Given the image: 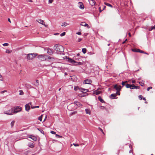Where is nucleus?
Instances as JSON below:
<instances>
[{
    "label": "nucleus",
    "mask_w": 155,
    "mask_h": 155,
    "mask_svg": "<svg viewBox=\"0 0 155 155\" xmlns=\"http://www.w3.org/2000/svg\"><path fill=\"white\" fill-rule=\"evenodd\" d=\"M54 49L58 54H61L63 52L64 50V47L60 45H55L54 47Z\"/></svg>",
    "instance_id": "nucleus-1"
},
{
    "label": "nucleus",
    "mask_w": 155,
    "mask_h": 155,
    "mask_svg": "<svg viewBox=\"0 0 155 155\" xmlns=\"http://www.w3.org/2000/svg\"><path fill=\"white\" fill-rule=\"evenodd\" d=\"M121 84L123 86H125L126 87H139L138 86H135L134 84H130L127 83V81L122 82Z\"/></svg>",
    "instance_id": "nucleus-2"
},
{
    "label": "nucleus",
    "mask_w": 155,
    "mask_h": 155,
    "mask_svg": "<svg viewBox=\"0 0 155 155\" xmlns=\"http://www.w3.org/2000/svg\"><path fill=\"white\" fill-rule=\"evenodd\" d=\"M38 55L36 53L29 54L27 56V58L28 60H31L33 59Z\"/></svg>",
    "instance_id": "nucleus-3"
},
{
    "label": "nucleus",
    "mask_w": 155,
    "mask_h": 155,
    "mask_svg": "<svg viewBox=\"0 0 155 155\" xmlns=\"http://www.w3.org/2000/svg\"><path fill=\"white\" fill-rule=\"evenodd\" d=\"M78 89L83 93H86L88 91V90L85 89L83 88H74V90L75 91H77Z\"/></svg>",
    "instance_id": "nucleus-4"
},
{
    "label": "nucleus",
    "mask_w": 155,
    "mask_h": 155,
    "mask_svg": "<svg viewBox=\"0 0 155 155\" xmlns=\"http://www.w3.org/2000/svg\"><path fill=\"white\" fill-rule=\"evenodd\" d=\"M13 112L14 114H16L20 112L21 110V108L19 107H14Z\"/></svg>",
    "instance_id": "nucleus-5"
},
{
    "label": "nucleus",
    "mask_w": 155,
    "mask_h": 155,
    "mask_svg": "<svg viewBox=\"0 0 155 155\" xmlns=\"http://www.w3.org/2000/svg\"><path fill=\"white\" fill-rule=\"evenodd\" d=\"M13 113H14V112L12 108L8 110L5 111L4 112V114L10 115H12L13 114Z\"/></svg>",
    "instance_id": "nucleus-6"
},
{
    "label": "nucleus",
    "mask_w": 155,
    "mask_h": 155,
    "mask_svg": "<svg viewBox=\"0 0 155 155\" xmlns=\"http://www.w3.org/2000/svg\"><path fill=\"white\" fill-rule=\"evenodd\" d=\"M46 55L44 54L39 55L38 56V58L41 61H44L46 60L45 58Z\"/></svg>",
    "instance_id": "nucleus-7"
},
{
    "label": "nucleus",
    "mask_w": 155,
    "mask_h": 155,
    "mask_svg": "<svg viewBox=\"0 0 155 155\" xmlns=\"http://www.w3.org/2000/svg\"><path fill=\"white\" fill-rule=\"evenodd\" d=\"M64 58V59H67L68 61L70 63H73L75 62V61L74 60L72 59L67 56H65Z\"/></svg>",
    "instance_id": "nucleus-8"
},
{
    "label": "nucleus",
    "mask_w": 155,
    "mask_h": 155,
    "mask_svg": "<svg viewBox=\"0 0 155 155\" xmlns=\"http://www.w3.org/2000/svg\"><path fill=\"white\" fill-rule=\"evenodd\" d=\"M92 81L90 79H87L85 80L84 82V84H91V83Z\"/></svg>",
    "instance_id": "nucleus-9"
},
{
    "label": "nucleus",
    "mask_w": 155,
    "mask_h": 155,
    "mask_svg": "<svg viewBox=\"0 0 155 155\" xmlns=\"http://www.w3.org/2000/svg\"><path fill=\"white\" fill-rule=\"evenodd\" d=\"M101 90V89L99 88L97 89V90L94 91L93 92V94L96 95L99 94L101 92V91H100V90Z\"/></svg>",
    "instance_id": "nucleus-10"
},
{
    "label": "nucleus",
    "mask_w": 155,
    "mask_h": 155,
    "mask_svg": "<svg viewBox=\"0 0 155 155\" xmlns=\"http://www.w3.org/2000/svg\"><path fill=\"white\" fill-rule=\"evenodd\" d=\"M37 21L38 23L41 24L42 25H45V27H47L46 25H45V23L44 22V21L43 20L40 19H38L37 20Z\"/></svg>",
    "instance_id": "nucleus-11"
},
{
    "label": "nucleus",
    "mask_w": 155,
    "mask_h": 155,
    "mask_svg": "<svg viewBox=\"0 0 155 155\" xmlns=\"http://www.w3.org/2000/svg\"><path fill=\"white\" fill-rule=\"evenodd\" d=\"M121 88H114V90L117 91L116 94L119 95L120 94V91Z\"/></svg>",
    "instance_id": "nucleus-12"
},
{
    "label": "nucleus",
    "mask_w": 155,
    "mask_h": 155,
    "mask_svg": "<svg viewBox=\"0 0 155 155\" xmlns=\"http://www.w3.org/2000/svg\"><path fill=\"white\" fill-rule=\"evenodd\" d=\"M132 51L135 52H138L141 53H144V51H141L138 49H133L132 50Z\"/></svg>",
    "instance_id": "nucleus-13"
},
{
    "label": "nucleus",
    "mask_w": 155,
    "mask_h": 155,
    "mask_svg": "<svg viewBox=\"0 0 155 155\" xmlns=\"http://www.w3.org/2000/svg\"><path fill=\"white\" fill-rule=\"evenodd\" d=\"M79 4V8L81 9H84V6L82 2H78Z\"/></svg>",
    "instance_id": "nucleus-14"
},
{
    "label": "nucleus",
    "mask_w": 155,
    "mask_h": 155,
    "mask_svg": "<svg viewBox=\"0 0 155 155\" xmlns=\"http://www.w3.org/2000/svg\"><path fill=\"white\" fill-rule=\"evenodd\" d=\"M80 25L82 26H86L88 28H90L89 25L87 24H86L85 22H81L80 24Z\"/></svg>",
    "instance_id": "nucleus-15"
},
{
    "label": "nucleus",
    "mask_w": 155,
    "mask_h": 155,
    "mask_svg": "<svg viewBox=\"0 0 155 155\" xmlns=\"http://www.w3.org/2000/svg\"><path fill=\"white\" fill-rule=\"evenodd\" d=\"M47 53L50 55H51L53 54V51L52 49L48 48L47 49Z\"/></svg>",
    "instance_id": "nucleus-16"
},
{
    "label": "nucleus",
    "mask_w": 155,
    "mask_h": 155,
    "mask_svg": "<svg viewBox=\"0 0 155 155\" xmlns=\"http://www.w3.org/2000/svg\"><path fill=\"white\" fill-rule=\"evenodd\" d=\"M25 110L27 111H28L30 109V107L29 104H27L25 105Z\"/></svg>",
    "instance_id": "nucleus-17"
},
{
    "label": "nucleus",
    "mask_w": 155,
    "mask_h": 155,
    "mask_svg": "<svg viewBox=\"0 0 155 155\" xmlns=\"http://www.w3.org/2000/svg\"><path fill=\"white\" fill-rule=\"evenodd\" d=\"M89 2L91 5H94L95 4V2L94 0H90Z\"/></svg>",
    "instance_id": "nucleus-18"
},
{
    "label": "nucleus",
    "mask_w": 155,
    "mask_h": 155,
    "mask_svg": "<svg viewBox=\"0 0 155 155\" xmlns=\"http://www.w3.org/2000/svg\"><path fill=\"white\" fill-rule=\"evenodd\" d=\"M29 137L32 139V140H34L35 141L37 140V138L36 137H35L34 136L30 135V136H29Z\"/></svg>",
    "instance_id": "nucleus-19"
},
{
    "label": "nucleus",
    "mask_w": 155,
    "mask_h": 155,
    "mask_svg": "<svg viewBox=\"0 0 155 155\" xmlns=\"http://www.w3.org/2000/svg\"><path fill=\"white\" fill-rule=\"evenodd\" d=\"M74 103L75 104H76L77 106L79 107H81L82 106V104L79 102L75 101L74 102Z\"/></svg>",
    "instance_id": "nucleus-20"
},
{
    "label": "nucleus",
    "mask_w": 155,
    "mask_h": 155,
    "mask_svg": "<svg viewBox=\"0 0 155 155\" xmlns=\"http://www.w3.org/2000/svg\"><path fill=\"white\" fill-rule=\"evenodd\" d=\"M116 96V94H112L110 96V98L111 99H114L115 98V97Z\"/></svg>",
    "instance_id": "nucleus-21"
},
{
    "label": "nucleus",
    "mask_w": 155,
    "mask_h": 155,
    "mask_svg": "<svg viewBox=\"0 0 155 155\" xmlns=\"http://www.w3.org/2000/svg\"><path fill=\"white\" fill-rule=\"evenodd\" d=\"M85 111L86 112V113L87 114H91V111L90 109H85Z\"/></svg>",
    "instance_id": "nucleus-22"
},
{
    "label": "nucleus",
    "mask_w": 155,
    "mask_h": 155,
    "mask_svg": "<svg viewBox=\"0 0 155 155\" xmlns=\"http://www.w3.org/2000/svg\"><path fill=\"white\" fill-rule=\"evenodd\" d=\"M34 84L35 86L38 87L39 86V81L38 80H37L35 82Z\"/></svg>",
    "instance_id": "nucleus-23"
},
{
    "label": "nucleus",
    "mask_w": 155,
    "mask_h": 155,
    "mask_svg": "<svg viewBox=\"0 0 155 155\" xmlns=\"http://www.w3.org/2000/svg\"><path fill=\"white\" fill-rule=\"evenodd\" d=\"M72 64H73L74 65H81L82 64V63L81 62H77L75 61V62L73 63Z\"/></svg>",
    "instance_id": "nucleus-24"
},
{
    "label": "nucleus",
    "mask_w": 155,
    "mask_h": 155,
    "mask_svg": "<svg viewBox=\"0 0 155 155\" xmlns=\"http://www.w3.org/2000/svg\"><path fill=\"white\" fill-rule=\"evenodd\" d=\"M98 100L102 103H104V101L101 98V97L99 96L98 97Z\"/></svg>",
    "instance_id": "nucleus-25"
},
{
    "label": "nucleus",
    "mask_w": 155,
    "mask_h": 155,
    "mask_svg": "<svg viewBox=\"0 0 155 155\" xmlns=\"http://www.w3.org/2000/svg\"><path fill=\"white\" fill-rule=\"evenodd\" d=\"M28 146L30 147L33 148L34 147V144L32 143H30L28 144Z\"/></svg>",
    "instance_id": "nucleus-26"
},
{
    "label": "nucleus",
    "mask_w": 155,
    "mask_h": 155,
    "mask_svg": "<svg viewBox=\"0 0 155 155\" xmlns=\"http://www.w3.org/2000/svg\"><path fill=\"white\" fill-rule=\"evenodd\" d=\"M82 51L84 54H85L87 52V49L86 48H83L82 49Z\"/></svg>",
    "instance_id": "nucleus-27"
},
{
    "label": "nucleus",
    "mask_w": 155,
    "mask_h": 155,
    "mask_svg": "<svg viewBox=\"0 0 155 155\" xmlns=\"http://www.w3.org/2000/svg\"><path fill=\"white\" fill-rule=\"evenodd\" d=\"M139 84L141 86H143L144 85V82L142 81V82H139Z\"/></svg>",
    "instance_id": "nucleus-28"
},
{
    "label": "nucleus",
    "mask_w": 155,
    "mask_h": 155,
    "mask_svg": "<svg viewBox=\"0 0 155 155\" xmlns=\"http://www.w3.org/2000/svg\"><path fill=\"white\" fill-rule=\"evenodd\" d=\"M104 4H105V5H106L107 6H108L110 7H111V8L112 7V6L111 4H110L109 3H106V2H105Z\"/></svg>",
    "instance_id": "nucleus-29"
},
{
    "label": "nucleus",
    "mask_w": 155,
    "mask_h": 155,
    "mask_svg": "<svg viewBox=\"0 0 155 155\" xmlns=\"http://www.w3.org/2000/svg\"><path fill=\"white\" fill-rule=\"evenodd\" d=\"M128 82L130 83H135V81L134 80H130L128 81Z\"/></svg>",
    "instance_id": "nucleus-30"
},
{
    "label": "nucleus",
    "mask_w": 155,
    "mask_h": 155,
    "mask_svg": "<svg viewBox=\"0 0 155 155\" xmlns=\"http://www.w3.org/2000/svg\"><path fill=\"white\" fill-rule=\"evenodd\" d=\"M68 25V24L66 22H64L61 25V26H66Z\"/></svg>",
    "instance_id": "nucleus-31"
},
{
    "label": "nucleus",
    "mask_w": 155,
    "mask_h": 155,
    "mask_svg": "<svg viewBox=\"0 0 155 155\" xmlns=\"http://www.w3.org/2000/svg\"><path fill=\"white\" fill-rule=\"evenodd\" d=\"M15 121H14V120L12 121L11 122V126L12 127L14 125V124H15Z\"/></svg>",
    "instance_id": "nucleus-32"
},
{
    "label": "nucleus",
    "mask_w": 155,
    "mask_h": 155,
    "mask_svg": "<svg viewBox=\"0 0 155 155\" xmlns=\"http://www.w3.org/2000/svg\"><path fill=\"white\" fill-rule=\"evenodd\" d=\"M19 94L20 95H23L24 94V92L23 91L21 90H20L19 91Z\"/></svg>",
    "instance_id": "nucleus-33"
},
{
    "label": "nucleus",
    "mask_w": 155,
    "mask_h": 155,
    "mask_svg": "<svg viewBox=\"0 0 155 155\" xmlns=\"http://www.w3.org/2000/svg\"><path fill=\"white\" fill-rule=\"evenodd\" d=\"M43 115H41L40 117H38V119L41 121H42Z\"/></svg>",
    "instance_id": "nucleus-34"
},
{
    "label": "nucleus",
    "mask_w": 155,
    "mask_h": 155,
    "mask_svg": "<svg viewBox=\"0 0 155 155\" xmlns=\"http://www.w3.org/2000/svg\"><path fill=\"white\" fill-rule=\"evenodd\" d=\"M73 105V104H70V105H69V106H68L67 107V108L68 110H70L69 109L70 108V107H71Z\"/></svg>",
    "instance_id": "nucleus-35"
},
{
    "label": "nucleus",
    "mask_w": 155,
    "mask_h": 155,
    "mask_svg": "<svg viewBox=\"0 0 155 155\" xmlns=\"http://www.w3.org/2000/svg\"><path fill=\"white\" fill-rule=\"evenodd\" d=\"M11 52H12V51H10L8 49H6V51H5L6 53H8V54L11 53Z\"/></svg>",
    "instance_id": "nucleus-36"
},
{
    "label": "nucleus",
    "mask_w": 155,
    "mask_h": 155,
    "mask_svg": "<svg viewBox=\"0 0 155 155\" xmlns=\"http://www.w3.org/2000/svg\"><path fill=\"white\" fill-rule=\"evenodd\" d=\"M30 104L31 105V107L32 109L34 108H38V107H39V106H36L35 107H33V106H31V103H30Z\"/></svg>",
    "instance_id": "nucleus-37"
},
{
    "label": "nucleus",
    "mask_w": 155,
    "mask_h": 155,
    "mask_svg": "<svg viewBox=\"0 0 155 155\" xmlns=\"http://www.w3.org/2000/svg\"><path fill=\"white\" fill-rule=\"evenodd\" d=\"M114 87H121V86L120 85H119L117 84H115L114 86Z\"/></svg>",
    "instance_id": "nucleus-38"
},
{
    "label": "nucleus",
    "mask_w": 155,
    "mask_h": 155,
    "mask_svg": "<svg viewBox=\"0 0 155 155\" xmlns=\"http://www.w3.org/2000/svg\"><path fill=\"white\" fill-rule=\"evenodd\" d=\"M98 129L102 132V133L104 135L105 134L103 131V130L100 127L98 128Z\"/></svg>",
    "instance_id": "nucleus-39"
},
{
    "label": "nucleus",
    "mask_w": 155,
    "mask_h": 155,
    "mask_svg": "<svg viewBox=\"0 0 155 155\" xmlns=\"http://www.w3.org/2000/svg\"><path fill=\"white\" fill-rule=\"evenodd\" d=\"M65 35V32H63L60 34V36L62 37V36Z\"/></svg>",
    "instance_id": "nucleus-40"
},
{
    "label": "nucleus",
    "mask_w": 155,
    "mask_h": 155,
    "mask_svg": "<svg viewBox=\"0 0 155 155\" xmlns=\"http://www.w3.org/2000/svg\"><path fill=\"white\" fill-rule=\"evenodd\" d=\"M73 145H74L75 147H78L79 146V145L77 143H73Z\"/></svg>",
    "instance_id": "nucleus-41"
},
{
    "label": "nucleus",
    "mask_w": 155,
    "mask_h": 155,
    "mask_svg": "<svg viewBox=\"0 0 155 155\" xmlns=\"http://www.w3.org/2000/svg\"><path fill=\"white\" fill-rule=\"evenodd\" d=\"M55 136L56 137H58V138H61L62 137V136H60V135H59L57 134H55Z\"/></svg>",
    "instance_id": "nucleus-42"
},
{
    "label": "nucleus",
    "mask_w": 155,
    "mask_h": 155,
    "mask_svg": "<svg viewBox=\"0 0 155 155\" xmlns=\"http://www.w3.org/2000/svg\"><path fill=\"white\" fill-rule=\"evenodd\" d=\"M138 97L140 99V100H142L143 97L142 96V95H140L138 96Z\"/></svg>",
    "instance_id": "nucleus-43"
},
{
    "label": "nucleus",
    "mask_w": 155,
    "mask_h": 155,
    "mask_svg": "<svg viewBox=\"0 0 155 155\" xmlns=\"http://www.w3.org/2000/svg\"><path fill=\"white\" fill-rule=\"evenodd\" d=\"M142 99L143 100H144V101H145V103H146V104H147V102L146 101V98L145 97H143V98H142Z\"/></svg>",
    "instance_id": "nucleus-44"
},
{
    "label": "nucleus",
    "mask_w": 155,
    "mask_h": 155,
    "mask_svg": "<svg viewBox=\"0 0 155 155\" xmlns=\"http://www.w3.org/2000/svg\"><path fill=\"white\" fill-rule=\"evenodd\" d=\"M8 45V44L7 43H5L3 44V45L4 46H7Z\"/></svg>",
    "instance_id": "nucleus-45"
},
{
    "label": "nucleus",
    "mask_w": 155,
    "mask_h": 155,
    "mask_svg": "<svg viewBox=\"0 0 155 155\" xmlns=\"http://www.w3.org/2000/svg\"><path fill=\"white\" fill-rule=\"evenodd\" d=\"M77 113V112L76 111H74L73 112H72L71 114V115H73V114H76Z\"/></svg>",
    "instance_id": "nucleus-46"
},
{
    "label": "nucleus",
    "mask_w": 155,
    "mask_h": 155,
    "mask_svg": "<svg viewBox=\"0 0 155 155\" xmlns=\"http://www.w3.org/2000/svg\"><path fill=\"white\" fill-rule=\"evenodd\" d=\"M155 29V25L154 26H152L151 27V30L152 29Z\"/></svg>",
    "instance_id": "nucleus-47"
},
{
    "label": "nucleus",
    "mask_w": 155,
    "mask_h": 155,
    "mask_svg": "<svg viewBox=\"0 0 155 155\" xmlns=\"http://www.w3.org/2000/svg\"><path fill=\"white\" fill-rule=\"evenodd\" d=\"M51 133L52 134H56V132L53 131H51Z\"/></svg>",
    "instance_id": "nucleus-48"
},
{
    "label": "nucleus",
    "mask_w": 155,
    "mask_h": 155,
    "mask_svg": "<svg viewBox=\"0 0 155 155\" xmlns=\"http://www.w3.org/2000/svg\"><path fill=\"white\" fill-rule=\"evenodd\" d=\"M53 1V0H49L48 2L50 3H52Z\"/></svg>",
    "instance_id": "nucleus-49"
},
{
    "label": "nucleus",
    "mask_w": 155,
    "mask_h": 155,
    "mask_svg": "<svg viewBox=\"0 0 155 155\" xmlns=\"http://www.w3.org/2000/svg\"><path fill=\"white\" fill-rule=\"evenodd\" d=\"M100 108L101 109H104L105 108L104 107L102 106H100Z\"/></svg>",
    "instance_id": "nucleus-50"
},
{
    "label": "nucleus",
    "mask_w": 155,
    "mask_h": 155,
    "mask_svg": "<svg viewBox=\"0 0 155 155\" xmlns=\"http://www.w3.org/2000/svg\"><path fill=\"white\" fill-rule=\"evenodd\" d=\"M82 38H78V41L79 42H80L82 40Z\"/></svg>",
    "instance_id": "nucleus-51"
},
{
    "label": "nucleus",
    "mask_w": 155,
    "mask_h": 155,
    "mask_svg": "<svg viewBox=\"0 0 155 155\" xmlns=\"http://www.w3.org/2000/svg\"><path fill=\"white\" fill-rule=\"evenodd\" d=\"M7 92L6 90H4V91H1V93H2V94H3L5 92Z\"/></svg>",
    "instance_id": "nucleus-52"
},
{
    "label": "nucleus",
    "mask_w": 155,
    "mask_h": 155,
    "mask_svg": "<svg viewBox=\"0 0 155 155\" xmlns=\"http://www.w3.org/2000/svg\"><path fill=\"white\" fill-rule=\"evenodd\" d=\"M76 34L78 35H81V32H78L76 33Z\"/></svg>",
    "instance_id": "nucleus-53"
},
{
    "label": "nucleus",
    "mask_w": 155,
    "mask_h": 155,
    "mask_svg": "<svg viewBox=\"0 0 155 155\" xmlns=\"http://www.w3.org/2000/svg\"><path fill=\"white\" fill-rule=\"evenodd\" d=\"M2 76L0 74V80H2Z\"/></svg>",
    "instance_id": "nucleus-54"
},
{
    "label": "nucleus",
    "mask_w": 155,
    "mask_h": 155,
    "mask_svg": "<svg viewBox=\"0 0 155 155\" xmlns=\"http://www.w3.org/2000/svg\"><path fill=\"white\" fill-rule=\"evenodd\" d=\"M79 96L80 97H84V95H83L81 94H80L79 95Z\"/></svg>",
    "instance_id": "nucleus-55"
},
{
    "label": "nucleus",
    "mask_w": 155,
    "mask_h": 155,
    "mask_svg": "<svg viewBox=\"0 0 155 155\" xmlns=\"http://www.w3.org/2000/svg\"><path fill=\"white\" fill-rule=\"evenodd\" d=\"M71 77H72V78H71V79H73V78H76V77L74 76H72Z\"/></svg>",
    "instance_id": "nucleus-56"
},
{
    "label": "nucleus",
    "mask_w": 155,
    "mask_h": 155,
    "mask_svg": "<svg viewBox=\"0 0 155 155\" xmlns=\"http://www.w3.org/2000/svg\"><path fill=\"white\" fill-rule=\"evenodd\" d=\"M8 21L10 22V23H11V20H10V18H8Z\"/></svg>",
    "instance_id": "nucleus-57"
},
{
    "label": "nucleus",
    "mask_w": 155,
    "mask_h": 155,
    "mask_svg": "<svg viewBox=\"0 0 155 155\" xmlns=\"http://www.w3.org/2000/svg\"><path fill=\"white\" fill-rule=\"evenodd\" d=\"M127 40V39H126L125 41H123L122 43L123 44H124L125 43L126 41Z\"/></svg>",
    "instance_id": "nucleus-58"
},
{
    "label": "nucleus",
    "mask_w": 155,
    "mask_h": 155,
    "mask_svg": "<svg viewBox=\"0 0 155 155\" xmlns=\"http://www.w3.org/2000/svg\"><path fill=\"white\" fill-rule=\"evenodd\" d=\"M152 88H147V91H149L150 89Z\"/></svg>",
    "instance_id": "nucleus-59"
},
{
    "label": "nucleus",
    "mask_w": 155,
    "mask_h": 155,
    "mask_svg": "<svg viewBox=\"0 0 155 155\" xmlns=\"http://www.w3.org/2000/svg\"><path fill=\"white\" fill-rule=\"evenodd\" d=\"M48 59H51L52 58L51 57H48Z\"/></svg>",
    "instance_id": "nucleus-60"
},
{
    "label": "nucleus",
    "mask_w": 155,
    "mask_h": 155,
    "mask_svg": "<svg viewBox=\"0 0 155 155\" xmlns=\"http://www.w3.org/2000/svg\"><path fill=\"white\" fill-rule=\"evenodd\" d=\"M129 36L130 37H131V34L130 33H129Z\"/></svg>",
    "instance_id": "nucleus-61"
},
{
    "label": "nucleus",
    "mask_w": 155,
    "mask_h": 155,
    "mask_svg": "<svg viewBox=\"0 0 155 155\" xmlns=\"http://www.w3.org/2000/svg\"><path fill=\"white\" fill-rule=\"evenodd\" d=\"M79 55H80V54H79V53H78V54H77V56H79Z\"/></svg>",
    "instance_id": "nucleus-62"
},
{
    "label": "nucleus",
    "mask_w": 155,
    "mask_h": 155,
    "mask_svg": "<svg viewBox=\"0 0 155 155\" xmlns=\"http://www.w3.org/2000/svg\"><path fill=\"white\" fill-rule=\"evenodd\" d=\"M64 75H67V73L66 72H65L64 73Z\"/></svg>",
    "instance_id": "nucleus-63"
},
{
    "label": "nucleus",
    "mask_w": 155,
    "mask_h": 155,
    "mask_svg": "<svg viewBox=\"0 0 155 155\" xmlns=\"http://www.w3.org/2000/svg\"><path fill=\"white\" fill-rule=\"evenodd\" d=\"M47 116H46L45 118V119H44V121L46 120V118H47Z\"/></svg>",
    "instance_id": "nucleus-64"
}]
</instances>
